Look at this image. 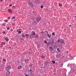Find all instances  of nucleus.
I'll use <instances>...</instances> for the list:
<instances>
[{"label": "nucleus", "mask_w": 76, "mask_h": 76, "mask_svg": "<svg viewBox=\"0 0 76 76\" xmlns=\"http://www.w3.org/2000/svg\"><path fill=\"white\" fill-rule=\"evenodd\" d=\"M41 20V18L39 17H37L36 18V21H37V23L39 22V21H40Z\"/></svg>", "instance_id": "nucleus-1"}, {"label": "nucleus", "mask_w": 76, "mask_h": 76, "mask_svg": "<svg viewBox=\"0 0 76 76\" xmlns=\"http://www.w3.org/2000/svg\"><path fill=\"white\" fill-rule=\"evenodd\" d=\"M11 66H8L7 67H5V69L7 70H9L10 69Z\"/></svg>", "instance_id": "nucleus-2"}, {"label": "nucleus", "mask_w": 76, "mask_h": 76, "mask_svg": "<svg viewBox=\"0 0 76 76\" xmlns=\"http://www.w3.org/2000/svg\"><path fill=\"white\" fill-rule=\"evenodd\" d=\"M8 11L9 13H13V11L11 9H9L8 10Z\"/></svg>", "instance_id": "nucleus-3"}, {"label": "nucleus", "mask_w": 76, "mask_h": 76, "mask_svg": "<svg viewBox=\"0 0 76 76\" xmlns=\"http://www.w3.org/2000/svg\"><path fill=\"white\" fill-rule=\"evenodd\" d=\"M49 51H53V48L51 47H50L49 48Z\"/></svg>", "instance_id": "nucleus-4"}, {"label": "nucleus", "mask_w": 76, "mask_h": 76, "mask_svg": "<svg viewBox=\"0 0 76 76\" xmlns=\"http://www.w3.org/2000/svg\"><path fill=\"white\" fill-rule=\"evenodd\" d=\"M38 37H39V36L37 34H36L34 36V38H38Z\"/></svg>", "instance_id": "nucleus-5"}, {"label": "nucleus", "mask_w": 76, "mask_h": 76, "mask_svg": "<svg viewBox=\"0 0 76 76\" xmlns=\"http://www.w3.org/2000/svg\"><path fill=\"white\" fill-rule=\"evenodd\" d=\"M40 57V58H45V57H44L43 55H41Z\"/></svg>", "instance_id": "nucleus-6"}, {"label": "nucleus", "mask_w": 76, "mask_h": 76, "mask_svg": "<svg viewBox=\"0 0 76 76\" xmlns=\"http://www.w3.org/2000/svg\"><path fill=\"white\" fill-rule=\"evenodd\" d=\"M18 69H22V66H18Z\"/></svg>", "instance_id": "nucleus-7"}, {"label": "nucleus", "mask_w": 76, "mask_h": 76, "mask_svg": "<svg viewBox=\"0 0 76 76\" xmlns=\"http://www.w3.org/2000/svg\"><path fill=\"white\" fill-rule=\"evenodd\" d=\"M28 61H29V59H26L24 60V62H25V63H26V62H28Z\"/></svg>", "instance_id": "nucleus-8"}, {"label": "nucleus", "mask_w": 76, "mask_h": 76, "mask_svg": "<svg viewBox=\"0 0 76 76\" xmlns=\"http://www.w3.org/2000/svg\"><path fill=\"white\" fill-rule=\"evenodd\" d=\"M15 19V15L13 17L11 18V20H13V19Z\"/></svg>", "instance_id": "nucleus-9"}, {"label": "nucleus", "mask_w": 76, "mask_h": 76, "mask_svg": "<svg viewBox=\"0 0 76 76\" xmlns=\"http://www.w3.org/2000/svg\"><path fill=\"white\" fill-rule=\"evenodd\" d=\"M63 41H62V40H60V43L61 44H63Z\"/></svg>", "instance_id": "nucleus-10"}, {"label": "nucleus", "mask_w": 76, "mask_h": 76, "mask_svg": "<svg viewBox=\"0 0 76 76\" xmlns=\"http://www.w3.org/2000/svg\"><path fill=\"white\" fill-rule=\"evenodd\" d=\"M5 41H6L7 42H8V41H9V40H8L7 38H5Z\"/></svg>", "instance_id": "nucleus-11"}, {"label": "nucleus", "mask_w": 76, "mask_h": 76, "mask_svg": "<svg viewBox=\"0 0 76 76\" xmlns=\"http://www.w3.org/2000/svg\"><path fill=\"white\" fill-rule=\"evenodd\" d=\"M48 38H51V35H49V34H48Z\"/></svg>", "instance_id": "nucleus-12"}, {"label": "nucleus", "mask_w": 76, "mask_h": 76, "mask_svg": "<svg viewBox=\"0 0 76 76\" xmlns=\"http://www.w3.org/2000/svg\"><path fill=\"white\" fill-rule=\"evenodd\" d=\"M1 45H4V44H5V43L4 42H2V43H1Z\"/></svg>", "instance_id": "nucleus-13"}, {"label": "nucleus", "mask_w": 76, "mask_h": 76, "mask_svg": "<svg viewBox=\"0 0 76 76\" xmlns=\"http://www.w3.org/2000/svg\"><path fill=\"white\" fill-rule=\"evenodd\" d=\"M35 35V32H33L32 34V35Z\"/></svg>", "instance_id": "nucleus-14"}, {"label": "nucleus", "mask_w": 76, "mask_h": 76, "mask_svg": "<svg viewBox=\"0 0 76 76\" xmlns=\"http://www.w3.org/2000/svg\"><path fill=\"white\" fill-rule=\"evenodd\" d=\"M25 36H26V37H29V35L28 34H25Z\"/></svg>", "instance_id": "nucleus-15"}, {"label": "nucleus", "mask_w": 76, "mask_h": 76, "mask_svg": "<svg viewBox=\"0 0 76 76\" xmlns=\"http://www.w3.org/2000/svg\"><path fill=\"white\" fill-rule=\"evenodd\" d=\"M59 6H60V7L62 6V4H61V3H60L59 4Z\"/></svg>", "instance_id": "nucleus-16"}, {"label": "nucleus", "mask_w": 76, "mask_h": 76, "mask_svg": "<svg viewBox=\"0 0 76 76\" xmlns=\"http://www.w3.org/2000/svg\"><path fill=\"white\" fill-rule=\"evenodd\" d=\"M22 37H23V38H25V35L23 34L22 35Z\"/></svg>", "instance_id": "nucleus-17"}, {"label": "nucleus", "mask_w": 76, "mask_h": 76, "mask_svg": "<svg viewBox=\"0 0 76 76\" xmlns=\"http://www.w3.org/2000/svg\"><path fill=\"white\" fill-rule=\"evenodd\" d=\"M3 61H4V62H6V60L4 59L3 60Z\"/></svg>", "instance_id": "nucleus-18"}, {"label": "nucleus", "mask_w": 76, "mask_h": 76, "mask_svg": "<svg viewBox=\"0 0 76 76\" xmlns=\"http://www.w3.org/2000/svg\"><path fill=\"white\" fill-rule=\"evenodd\" d=\"M52 62L53 63V64H55L56 61H52Z\"/></svg>", "instance_id": "nucleus-19"}, {"label": "nucleus", "mask_w": 76, "mask_h": 76, "mask_svg": "<svg viewBox=\"0 0 76 76\" xmlns=\"http://www.w3.org/2000/svg\"><path fill=\"white\" fill-rule=\"evenodd\" d=\"M4 22H8V20H4Z\"/></svg>", "instance_id": "nucleus-20"}, {"label": "nucleus", "mask_w": 76, "mask_h": 76, "mask_svg": "<svg viewBox=\"0 0 76 76\" xmlns=\"http://www.w3.org/2000/svg\"><path fill=\"white\" fill-rule=\"evenodd\" d=\"M55 33H53L52 34V35H53L54 36H55Z\"/></svg>", "instance_id": "nucleus-21"}, {"label": "nucleus", "mask_w": 76, "mask_h": 76, "mask_svg": "<svg viewBox=\"0 0 76 76\" xmlns=\"http://www.w3.org/2000/svg\"><path fill=\"white\" fill-rule=\"evenodd\" d=\"M57 42H60V40H59V39H58V40L57 41Z\"/></svg>", "instance_id": "nucleus-22"}, {"label": "nucleus", "mask_w": 76, "mask_h": 76, "mask_svg": "<svg viewBox=\"0 0 76 76\" xmlns=\"http://www.w3.org/2000/svg\"><path fill=\"white\" fill-rule=\"evenodd\" d=\"M40 7L41 9H42L43 8V6L42 5L40 6Z\"/></svg>", "instance_id": "nucleus-23"}, {"label": "nucleus", "mask_w": 76, "mask_h": 76, "mask_svg": "<svg viewBox=\"0 0 76 76\" xmlns=\"http://www.w3.org/2000/svg\"><path fill=\"white\" fill-rule=\"evenodd\" d=\"M52 44H54V42L53 41V40H52Z\"/></svg>", "instance_id": "nucleus-24"}, {"label": "nucleus", "mask_w": 76, "mask_h": 76, "mask_svg": "<svg viewBox=\"0 0 76 76\" xmlns=\"http://www.w3.org/2000/svg\"><path fill=\"white\" fill-rule=\"evenodd\" d=\"M50 45V43H48L47 44V45Z\"/></svg>", "instance_id": "nucleus-25"}, {"label": "nucleus", "mask_w": 76, "mask_h": 76, "mask_svg": "<svg viewBox=\"0 0 76 76\" xmlns=\"http://www.w3.org/2000/svg\"><path fill=\"white\" fill-rule=\"evenodd\" d=\"M12 6V5L11 4H10L9 5V6H10V7H11Z\"/></svg>", "instance_id": "nucleus-26"}, {"label": "nucleus", "mask_w": 76, "mask_h": 76, "mask_svg": "<svg viewBox=\"0 0 76 76\" xmlns=\"http://www.w3.org/2000/svg\"><path fill=\"white\" fill-rule=\"evenodd\" d=\"M25 75H26L25 76H29V75H27L26 74Z\"/></svg>", "instance_id": "nucleus-27"}, {"label": "nucleus", "mask_w": 76, "mask_h": 76, "mask_svg": "<svg viewBox=\"0 0 76 76\" xmlns=\"http://www.w3.org/2000/svg\"><path fill=\"white\" fill-rule=\"evenodd\" d=\"M19 34H21V31H19Z\"/></svg>", "instance_id": "nucleus-28"}, {"label": "nucleus", "mask_w": 76, "mask_h": 76, "mask_svg": "<svg viewBox=\"0 0 76 76\" xmlns=\"http://www.w3.org/2000/svg\"><path fill=\"white\" fill-rule=\"evenodd\" d=\"M7 19H10V18L9 17L7 18Z\"/></svg>", "instance_id": "nucleus-29"}, {"label": "nucleus", "mask_w": 76, "mask_h": 76, "mask_svg": "<svg viewBox=\"0 0 76 76\" xmlns=\"http://www.w3.org/2000/svg\"><path fill=\"white\" fill-rule=\"evenodd\" d=\"M45 43H46V44H47V41H44Z\"/></svg>", "instance_id": "nucleus-30"}, {"label": "nucleus", "mask_w": 76, "mask_h": 76, "mask_svg": "<svg viewBox=\"0 0 76 76\" xmlns=\"http://www.w3.org/2000/svg\"><path fill=\"white\" fill-rule=\"evenodd\" d=\"M30 71L31 72H32V70H31V69H30Z\"/></svg>", "instance_id": "nucleus-31"}, {"label": "nucleus", "mask_w": 76, "mask_h": 76, "mask_svg": "<svg viewBox=\"0 0 76 76\" xmlns=\"http://www.w3.org/2000/svg\"><path fill=\"white\" fill-rule=\"evenodd\" d=\"M7 30H9V27H7Z\"/></svg>", "instance_id": "nucleus-32"}, {"label": "nucleus", "mask_w": 76, "mask_h": 76, "mask_svg": "<svg viewBox=\"0 0 76 76\" xmlns=\"http://www.w3.org/2000/svg\"><path fill=\"white\" fill-rule=\"evenodd\" d=\"M11 31V32H12V31H13V29H12L11 30H10Z\"/></svg>", "instance_id": "nucleus-33"}, {"label": "nucleus", "mask_w": 76, "mask_h": 76, "mask_svg": "<svg viewBox=\"0 0 76 76\" xmlns=\"http://www.w3.org/2000/svg\"><path fill=\"white\" fill-rule=\"evenodd\" d=\"M5 33H5V32H4H4H3V33L4 34H5Z\"/></svg>", "instance_id": "nucleus-34"}, {"label": "nucleus", "mask_w": 76, "mask_h": 76, "mask_svg": "<svg viewBox=\"0 0 76 76\" xmlns=\"http://www.w3.org/2000/svg\"><path fill=\"white\" fill-rule=\"evenodd\" d=\"M0 1H1V2H3V0H0Z\"/></svg>", "instance_id": "nucleus-35"}, {"label": "nucleus", "mask_w": 76, "mask_h": 76, "mask_svg": "<svg viewBox=\"0 0 76 76\" xmlns=\"http://www.w3.org/2000/svg\"><path fill=\"white\" fill-rule=\"evenodd\" d=\"M1 67V64H0V67Z\"/></svg>", "instance_id": "nucleus-36"}, {"label": "nucleus", "mask_w": 76, "mask_h": 76, "mask_svg": "<svg viewBox=\"0 0 76 76\" xmlns=\"http://www.w3.org/2000/svg\"><path fill=\"white\" fill-rule=\"evenodd\" d=\"M17 32H19V31H18V30H17Z\"/></svg>", "instance_id": "nucleus-37"}, {"label": "nucleus", "mask_w": 76, "mask_h": 76, "mask_svg": "<svg viewBox=\"0 0 76 76\" xmlns=\"http://www.w3.org/2000/svg\"><path fill=\"white\" fill-rule=\"evenodd\" d=\"M69 26H70V27L71 26H72V25H69Z\"/></svg>", "instance_id": "nucleus-38"}, {"label": "nucleus", "mask_w": 76, "mask_h": 76, "mask_svg": "<svg viewBox=\"0 0 76 76\" xmlns=\"http://www.w3.org/2000/svg\"><path fill=\"white\" fill-rule=\"evenodd\" d=\"M59 50V49H58V48L57 49V50Z\"/></svg>", "instance_id": "nucleus-39"}, {"label": "nucleus", "mask_w": 76, "mask_h": 76, "mask_svg": "<svg viewBox=\"0 0 76 76\" xmlns=\"http://www.w3.org/2000/svg\"><path fill=\"white\" fill-rule=\"evenodd\" d=\"M68 53V51L66 52V53Z\"/></svg>", "instance_id": "nucleus-40"}, {"label": "nucleus", "mask_w": 76, "mask_h": 76, "mask_svg": "<svg viewBox=\"0 0 76 76\" xmlns=\"http://www.w3.org/2000/svg\"><path fill=\"white\" fill-rule=\"evenodd\" d=\"M61 65H62V66H63V64H61Z\"/></svg>", "instance_id": "nucleus-41"}, {"label": "nucleus", "mask_w": 76, "mask_h": 76, "mask_svg": "<svg viewBox=\"0 0 76 76\" xmlns=\"http://www.w3.org/2000/svg\"><path fill=\"white\" fill-rule=\"evenodd\" d=\"M31 20H34V19H31Z\"/></svg>", "instance_id": "nucleus-42"}, {"label": "nucleus", "mask_w": 76, "mask_h": 76, "mask_svg": "<svg viewBox=\"0 0 76 76\" xmlns=\"http://www.w3.org/2000/svg\"><path fill=\"white\" fill-rule=\"evenodd\" d=\"M30 73H32V72H30Z\"/></svg>", "instance_id": "nucleus-43"}, {"label": "nucleus", "mask_w": 76, "mask_h": 76, "mask_svg": "<svg viewBox=\"0 0 76 76\" xmlns=\"http://www.w3.org/2000/svg\"><path fill=\"white\" fill-rule=\"evenodd\" d=\"M75 18H76V16H75Z\"/></svg>", "instance_id": "nucleus-44"}, {"label": "nucleus", "mask_w": 76, "mask_h": 76, "mask_svg": "<svg viewBox=\"0 0 76 76\" xmlns=\"http://www.w3.org/2000/svg\"><path fill=\"white\" fill-rule=\"evenodd\" d=\"M58 51H59V52H60V50H59Z\"/></svg>", "instance_id": "nucleus-45"}, {"label": "nucleus", "mask_w": 76, "mask_h": 76, "mask_svg": "<svg viewBox=\"0 0 76 76\" xmlns=\"http://www.w3.org/2000/svg\"><path fill=\"white\" fill-rule=\"evenodd\" d=\"M14 22H15V20H14Z\"/></svg>", "instance_id": "nucleus-46"}]
</instances>
